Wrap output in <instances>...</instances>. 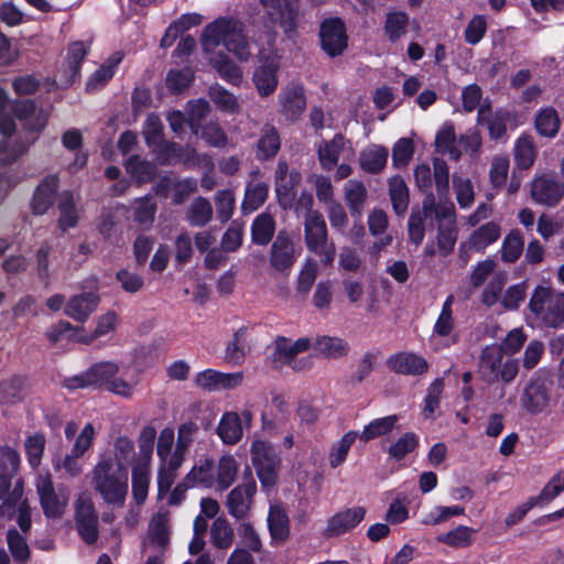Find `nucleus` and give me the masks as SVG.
Listing matches in <instances>:
<instances>
[{
	"instance_id": "f257e3e1",
	"label": "nucleus",
	"mask_w": 564,
	"mask_h": 564,
	"mask_svg": "<svg viewBox=\"0 0 564 564\" xmlns=\"http://www.w3.org/2000/svg\"><path fill=\"white\" fill-rule=\"evenodd\" d=\"M138 384L137 375L121 372L119 364L111 360L96 362L83 373L65 380V386L69 389L96 387L122 398H131Z\"/></svg>"
},
{
	"instance_id": "f03ea898",
	"label": "nucleus",
	"mask_w": 564,
	"mask_h": 564,
	"mask_svg": "<svg viewBox=\"0 0 564 564\" xmlns=\"http://www.w3.org/2000/svg\"><path fill=\"white\" fill-rule=\"evenodd\" d=\"M202 46L206 53L223 45L240 62H248L251 47L245 23L232 17H220L208 23L202 33Z\"/></svg>"
},
{
	"instance_id": "7ed1b4c3",
	"label": "nucleus",
	"mask_w": 564,
	"mask_h": 564,
	"mask_svg": "<svg viewBox=\"0 0 564 564\" xmlns=\"http://www.w3.org/2000/svg\"><path fill=\"white\" fill-rule=\"evenodd\" d=\"M21 458L19 453L10 447H0V519H12L15 514V505L24 492V482L15 477Z\"/></svg>"
},
{
	"instance_id": "20e7f679",
	"label": "nucleus",
	"mask_w": 564,
	"mask_h": 564,
	"mask_svg": "<svg viewBox=\"0 0 564 564\" xmlns=\"http://www.w3.org/2000/svg\"><path fill=\"white\" fill-rule=\"evenodd\" d=\"M91 485L106 503L123 507L129 489V474L97 458L91 469Z\"/></svg>"
},
{
	"instance_id": "39448f33",
	"label": "nucleus",
	"mask_w": 564,
	"mask_h": 564,
	"mask_svg": "<svg viewBox=\"0 0 564 564\" xmlns=\"http://www.w3.org/2000/svg\"><path fill=\"white\" fill-rule=\"evenodd\" d=\"M529 310L542 326L556 328L564 322V292L536 285L529 300Z\"/></svg>"
},
{
	"instance_id": "423d86ee",
	"label": "nucleus",
	"mask_w": 564,
	"mask_h": 564,
	"mask_svg": "<svg viewBox=\"0 0 564 564\" xmlns=\"http://www.w3.org/2000/svg\"><path fill=\"white\" fill-rule=\"evenodd\" d=\"M306 248L317 254L325 264L333 263L336 254L334 242L328 240L327 226L319 212L310 213L304 220Z\"/></svg>"
},
{
	"instance_id": "0eeeda50",
	"label": "nucleus",
	"mask_w": 564,
	"mask_h": 564,
	"mask_svg": "<svg viewBox=\"0 0 564 564\" xmlns=\"http://www.w3.org/2000/svg\"><path fill=\"white\" fill-rule=\"evenodd\" d=\"M501 348L496 345L482 349L479 360V373L484 380L511 382L518 375L519 366L514 359L503 360Z\"/></svg>"
},
{
	"instance_id": "6e6552de",
	"label": "nucleus",
	"mask_w": 564,
	"mask_h": 564,
	"mask_svg": "<svg viewBox=\"0 0 564 564\" xmlns=\"http://www.w3.org/2000/svg\"><path fill=\"white\" fill-rule=\"evenodd\" d=\"M251 462L263 487L272 486L281 466V458L271 443L254 435L250 446Z\"/></svg>"
},
{
	"instance_id": "1a4fd4ad",
	"label": "nucleus",
	"mask_w": 564,
	"mask_h": 564,
	"mask_svg": "<svg viewBox=\"0 0 564 564\" xmlns=\"http://www.w3.org/2000/svg\"><path fill=\"white\" fill-rule=\"evenodd\" d=\"M312 347V340L306 337L291 340L280 337L275 340L270 361L274 368L290 366L293 370L302 371L308 369L312 365L311 358H297V355L305 352Z\"/></svg>"
},
{
	"instance_id": "9d476101",
	"label": "nucleus",
	"mask_w": 564,
	"mask_h": 564,
	"mask_svg": "<svg viewBox=\"0 0 564 564\" xmlns=\"http://www.w3.org/2000/svg\"><path fill=\"white\" fill-rule=\"evenodd\" d=\"M35 489L40 505L46 518H61L68 505V494L63 488L56 489L48 471L37 473Z\"/></svg>"
},
{
	"instance_id": "9b49d317",
	"label": "nucleus",
	"mask_w": 564,
	"mask_h": 564,
	"mask_svg": "<svg viewBox=\"0 0 564 564\" xmlns=\"http://www.w3.org/2000/svg\"><path fill=\"white\" fill-rule=\"evenodd\" d=\"M175 433L171 427H164L158 437L156 455L160 460L158 470V487L160 492L170 491L175 481L174 473Z\"/></svg>"
},
{
	"instance_id": "f8f14e48",
	"label": "nucleus",
	"mask_w": 564,
	"mask_h": 564,
	"mask_svg": "<svg viewBox=\"0 0 564 564\" xmlns=\"http://www.w3.org/2000/svg\"><path fill=\"white\" fill-rule=\"evenodd\" d=\"M435 220L437 221V250L447 257L454 250L457 241L455 206L452 203H440Z\"/></svg>"
},
{
	"instance_id": "ddd939ff",
	"label": "nucleus",
	"mask_w": 564,
	"mask_h": 564,
	"mask_svg": "<svg viewBox=\"0 0 564 564\" xmlns=\"http://www.w3.org/2000/svg\"><path fill=\"white\" fill-rule=\"evenodd\" d=\"M279 69L280 56L276 53H260L259 65L252 74V82L260 97H269L276 90Z\"/></svg>"
},
{
	"instance_id": "4468645a",
	"label": "nucleus",
	"mask_w": 564,
	"mask_h": 564,
	"mask_svg": "<svg viewBox=\"0 0 564 564\" xmlns=\"http://www.w3.org/2000/svg\"><path fill=\"white\" fill-rule=\"evenodd\" d=\"M138 454L135 452L134 443L128 436H118L113 440L110 447L98 455V459L106 464L128 471L135 462Z\"/></svg>"
},
{
	"instance_id": "2eb2a0df",
	"label": "nucleus",
	"mask_w": 564,
	"mask_h": 564,
	"mask_svg": "<svg viewBox=\"0 0 564 564\" xmlns=\"http://www.w3.org/2000/svg\"><path fill=\"white\" fill-rule=\"evenodd\" d=\"M243 379L242 371L221 372L209 368L197 372L194 383L200 390L214 392L236 389L242 384Z\"/></svg>"
},
{
	"instance_id": "dca6fc26",
	"label": "nucleus",
	"mask_w": 564,
	"mask_h": 564,
	"mask_svg": "<svg viewBox=\"0 0 564 564\" xmlns=\"http://www.w3.org/2000/svg\"><path fill=\"white\" fill-rule=\"evenodd\" d=\"M306 96L302 85L290 84L278 95V112L288 121H297L306 109Z\"/></svg>"
},
{
	"instance_id": "f3484780",
	"label": "nucleus",
	"mask_w": 564,
	"mask_h": 564,
	"mask_svg": "<svg viewBox=\"0 0 564 564\" xmlns=\"http://www.w3.org/2000/svg\"><path fill=\"white\" fill-rule=\"evenodd\" d=\"M252 421V413L243 410L241 414L235 411L225 412L217 425V435L226 445H236L243 436V429L249 427Z\"/></svg>"
},
{
	"instance_id": "a211bd4d",
	"label": "nucleus",
	"mask_w": 564,
	"mask_h": 564,
	"mask_svg": "<svg viewBox=\"0 0 564 564\" xmlns=\"http://www.w3.org/2000/svg\"><path fill=\"white\" fill-rule=\"evenodd\" d=\"M300 251L293 240L284 232H279L270 249V265L276 272L289 274Z\"/></svg>"
},
{
	"instance_id": "6ab92c4d",
	"label": "nucleus",
	"mask_w": 564,
	"mask_h": 564,
	"mask_svg": "<svg viewBox=\"0 0 564 564\" xmlns=\"http://www.w3.org/2000/svg\"><path fill=\"white\" fill-rule=\"evenodd\" d=\"M530 193L534 203L554 207L564 197V183L547 175H540L532 180Z\"/></svg>"
},
{
	"instance_id": "aec40b11",
	"label": "nucleus",
	"mask_w": 564,
	"mask_h": 564,
	"mask_svg": "<svg viewBox=\"0 0 564 564\" xmlns=\"http://www.w3.org/2000/svg\"><path fill=\"white\" fill-rule=\"evenodd\" d=\"M438 204L430 193L422 202V207L413 209L408 221L409 239L416 247L420 246L425 236V223L429 219H435Z\"/></svg>"
},
{
	"instance_id": "412c9836",
	"label": "nucleus",
	"mask_w": 564,
	"mask_h": 564,
	"mask_svg": "<svg viewBox=\"0 0 564 564\" xmlns=\"http://www.w3.org/2000/svg\"><path fill=\"white\" fill-rule=\"evenodd\" d=\"M319 36L323 50L330 57L341 55L347 47L346 29L339 19L324 21L321 25Z\"/></svg>"
},
{
	"instance_id": "4be33fe9",
	"label": "nucleus",
	"mask_w": 564,
	"mask_h": 564,
	"mask_svg": "<svg viewBox=\"0 0 564 564\" xmlns=\"http://www.w3.org/2000/svg\"><path fill=\"white\" fill-rule=\"evenodd\" d=\"M256 491L257 484L252 478L234 488L226 501L229 514L236 519H245L251 509Z\"/></svg>"
},
{
	"instance_id": "5701e85b",
	"label": "nucleus",
	"mask_w": 564,
	"mask_h": 564,
	"mask_svg": "<svg viewBox=\"0 0 564 564\" xmlns=\"http://www.w3.org/2000/svg\"><path fill=\"white\" fill-rule=\"evenodd\" d=\"M365 514L366 509L359 506L336 512L327 520L324 535L333 538L350 532L364 520Z\"/></svg>"
},
{
	"instance_id": "b1692460",
	"label": "nucleus",
	"mask_w": 564,
	"mask_h": 564,
	"mask_svg": "<svg viewBox=\"0 0 564 564\" xmlns=\"http://www.w3.org/2000/svg\"><path fill=\"white\" fill-rule=\"evenodd\" d=\"M87 54L83 42H74L69 45L66 58L55 74V80L59 87H68L79 75V67Z\"/></svg>"
},
{
	"instance_id": "393cba45",
	"label": "nucleus",
	"mask_w": 564,
	"mask_h": 564,
	"mask_svg": "<svg viewBox=\"0 0 564 564\" xmlns=\"http://www.w3.org/2000/svg\"><path fill=\"white\" fill-rule=\"evenodd\" d=\"M199 432V427L195 422L188 421L182 423L177 427V434L175 438L174 445V473L175 478L177 477V471L184 464L189 447L194 444Z\"/></svg>"
},
{
	"instance_id": "a878e982",
	"label": "nucleus",
	"mask_w": 564,
	"mask_h": 564,
	"mask_svg": "<svg viewBox=\"0 0 564 564\" xmlns=\"http://www.w3.org/2000/svg\"><path fill=\"white\" fill-rule=\"evenodd\" d=\"M388 367L397 373L420 376L427 371L429 364L424 357L414 352L404 351L391 356L388 359Z\"/></svg>"
},
{
	"instance_id": "bb28decb",
	"label": "nucleus",
	"mask_w": 564,
	"mask_h": 564,
	"mask_svg": "<svg viewBox=\"0 0 564 564\" xmlns=\"http://www.w3.org/2000/svg\"><path fill=\"white\" fill-rule=\"evenodd\" d=\"M347 149L351 152L349 141H347L340 133L336 134L329 141L321 142L317 147V155L321 166L326 171L333 170L338 164L340 155Z\"/></svg>"
},
{
	"instance_id": "cd10ccee",
	"label": "nucleus",
	"mask_w": 564,
	"mask_h": 564,
	"mask_svg": "<svg viewBox=\"0 0 564 564\" xmlns=\"http://www.w3.org/2000/svg\"><path fill=\"white\" fill-rule=\"evenodd\" d=\"M522 406L531 414L543 412L550 404L549 391L543 382L532 380L521 397Z\"/></svg>"
},
{
	"instance_id": "c85d7f7f",
	"label": "nucleus",
	"mask_w": 564,
	"mask_h": 564,
	"mask_svg": "<svg viewBox=\"0 0 564 564\" xmlns=\"http://www.w3.org/2000/svg\"><path fill=\"white\" fill-rule=\"evenodd\" d=\"M215 462L210 457H200L196 459L185 475L186 485L203 488H214Z\"/></svg>"
},
{
	"instance_id": "c756f323",
	"label": "nucleus",
	"mask_w": 564,
	"mask_h": 564,
	"mask_svg": "<svg viewBox=\"0 0 564 564\" xmlns=\"http://www.w3.org/2000/svg\"><path fill=\"white\" fill-rule=\"evenodd\" d=\"M14 116L22 122L28 130L40 132L47 122V113L43 110H36L31 100L17 101L12 106Z\"/></svg>"
},
{
	"instance_id": "7c9ffc66",
	"label": "nucleus",
	"mask_w": 564,
	"mask_h": 564,
	"mask_svg": "<svg viewBox=\"0 0 564 564\" xmlns=\"http://www.w3.org/2000/svg\"><path fill=\"white\" fill-rule=\"evenodd\" d=\"M169 543V514L166 511H159L149 524L148 540L144 542V549H152L160 553Z\"/></svg>"
},
{
	"instance_id": "2f4dec72",
	"label": "nucleus",
	"mask_w": 564,
	"mask_h": 564,
	"mask_svg": "<svg viewBox=\"0 0 564 564\" xmlns=\"http://www.w3.org/2000/svg\"><path fill=\"white\" fill-rule=\"evenodd\" d=\"M153 153L161 164L177 161L188 165L196 159V151L194 148L189 145L181 147L169 141L160 143L159 148L153 149Z\"/></svg>"
},
{
	"instance_id": "473e14b6",
	"label": "nucleus",
	"mask_w": 564,
	"mask_h": 564,
	"mask_svg": "<svg viewBox=\"0 0 564 564\" xmlns=\"http://www.w3.org/2000/svg\"><path fill=\"white\" fill-rule=\"evenodd\" d=\"M99 296L94 293L75 295L65 304L64 312L77 322H85L97 308Z\"/></svg>"
},
{
	"instance_id": "72a5a7b5",
	"label": "nucleus",
	"mask_w": 564,
	"mask_h": 564,
	"mask_svg": "<svg viewBox=\"0 0 564 564\" xmlns=\"http://www.w3.org/2000/svg\"><path fill=\"white\" fill-rule=\"evenodd\" d=\"M268 528L274 543H284L290 536V520L281 505H272L268 513Z\"/></svg>"
},
{
	"instance_id": "f704fd0d",
	"label": "nucleus",
	"mask_w": 564,
	"mask_h": 564,
	"mask_svg": "<svg viewBox=\"0 0 564 564\" xmlns=\"http://www.w3.org/2000/svg\"><path fill=\"white\" fill-rule=\"evenodd\" d=\"M152 463L134 462L131 469L132 496L138 505L145 501L151 482Z\"/></svg>"
},
{
	"instance_id": "c9c22d12",
	"label": "nucleus",
	"mask_w": 564,
	"mask_h": 564,
	"mask_svg": "<svg viewBox=\"0 0 564 564\" xmlns=\"http://www.w3.org/2000/svg\"><path fill=\"white\" fill-rule=\"evenodd\" d=\"M239 469V464L232 455L221 456L217 464H215L214 488L220 491L229 488L236 480Z\"/></svg>"
},
{
	"instance_id": "e433bc0d",
	"label": "nucleus",
	"mask_w": 564,
	"mask_h": 564,
	"mask_svg": "<svg viewBox=\"0 0 564 564\" xmlns=\"http://www.w3.org/2000/svg\"><path fill=\"white\" fill-rule=\"evenodd\" d=\"M388 155L389 152L387 148L371 144L360 152V167L367 173L377 174L384 169Z\"/></svg>"
},
{
	"instance_id": "4c0bfd02",
	"label": "nucleus",
	"mask_w": 564,
	"mask_h": 564,
	"mask_svg": "<svg viewBox=\"0 0 564 564\" xmlns=\"http://www.w3.org/2000/svg\"><path fill=\"white\" fill-rule=\"evenodd\" d=\"M368 191L365 184L357 180L348 181L344 186V198L351 216H360L366 205Z\"/></svg>"
},
{
	"instance_id": "58836bf2",
	"label": "nucleus",
	"mask_w": 564,
	"mask_h": 564,
	"mask_svg": "<svg viewBox=\"0 0 564 564\" xmlns=\"http://www.w3.org/2000/svg\"><path fill=\"white\" fill-rule=\"evenodd\" d=\"M312 347L319 356L333 359L341 358L349 351V345L346 340L330 336L315 337Z\"/></svg>"
},
{
	"instance_id": "ea45409f",
	"label": "nucleus",
	"mask_w": 564,
	"mask_h": 564,
	"mask_svg": "<svg viewBox=\"0 0 564 564\" xmlns=\"http://www.w3.org/2000/svg\"><path fill=\"white\" fill-rule=\"evenodd\" d=\"M57 186L58 180L55 176L47 177L37 186L32 200L35 214L42 215L52 206Z\"/></svg>"
},
{
	"instance_id": "a19ab883",
	"label": "nucleus",
	"mask_w": 564,
	"mask_h": 564,
	"mask_svg": "<svg viewBox=\"0 0 564 564\" xmlns=\"http://www.w3.org/2000/svg\"><path fill=\"white\" fill-rule=\"evenodd\" d=\"M269 185L258 178L253 177L247 184L245 197L242 202V209L247 213H252L262 206L268 197Z\"/></svg>"
},
{
	"instance_id": "79ce46f5",
	"label": "nucleus",
	"mask_w": 564,
	"mask_h": 564,
	"mask_svg": "<svg viewBox=\"0 0 564 564\" xmlns=\"http://www.w3.org/2000/svg\"><path fill=\"white\" fill-rule=\"evenodd\" d=\"M301 182V174L290 171L285 162L280 161L275 171V191L280 199L290 198L295 186Z\"/></svg>"
},
{
	"instance_id": "37998d69",
	"label": "nucleus",
	"mask_w": 564,
	"mask_h": 564,
	"mask_svg": "<svg viewBox=\"0 0 564 564\" xmlns=\"http://www.w3.org/2000/svg\"><path fill=\"white\" fill-rule=\"evenodd\" d=\"M251 346L247 340V329L240 327L225 349V360L231 365H241Z\"/></svg>"
},
{
	"instance_id": "c03bdc74",
	"label": "nucleus",
	"mask_w": 564,
	"mask_h": 564,
	"mask_svg": "<svg viewBox=\"0 0 564 564\" xmlns=\"http://www.w3.org/2000/svg\"><path fill=\"white\" fill-rule=\"evenodd\" d=\"M477 120L481 124H487L489 134L494 139L502 137L506 132L507 113L503 111L492 113L489 105L480 106Z\"/></svg>"
},
{
	"instance_id": "a18cd8bd",
	"label": "nucleus",
	"mask_w": 564,
	"mask_h": 564,
	"mask_svg": "<svg viewBox=\"0 0 564 564\" xmlns=\"http://www.w3.org/2000/svg\"><path fill=\"white\" fill-rule=\"evenodd\" d=\"M500 226L494 221L486 223L469 236L468 245L476 251H484L500 237Z\"/></svg>"
},
{
	"instance_id": "49530a36",
	"label": "nucleus",
	"mask_w": 564,
	"mask_h": 564,
	"mask_svg": "<svg viewBox=\"0 0 564 564\" xmlns=\"http://www.w3.org/2000/svg\"><path fill=\"white\" fill-rule=\"evenodd\" d=\"M534 126L541 137L554 138L561 126L557 111L552 107L542 108L535 116Z\"/></svg>"
},
{
	"instance_id": "de8ad7c7",
	"label": "nucleus",
	"mask_w": 564,
	"mask_h": 564,
	"mask_svg": "<svg viewBox=\"0 0 564 564\" xmlns=\"http://www.w3.org/2000/svg\"><path fill=\"white\" fill-rule=\"evenodd\" d=\"M185 218L195 227H203L207 225L213 218V207L210 202L204 197H196L188 205Z\"/></svg>"
},
{
	"instance_id": "09e8293b",
	"label": "nucleus",
	"mask_w": 564,
	"mask_h": 564,
	"mask_svg": "<svg viewBox=\"0 0 564 564\" xmlns=\"http://www.w3.org/2000/svg\"><path fill=\"white\" fill-rule=\"evenodd\" d=\"M456 134L452 123H445L437 131L435 137L436 151L448 154L454 161H458L462 156L460 150L455 145Z\"/></svg>"
},
{
	"instance_id": "8fccbe9b",
	"label": "nucleus",
	"mask_w": 564,
	"mask_h": 564,
	"mask_svg": "<svg viewBox=\"0 0 564 564\" xmlns=\"http://www.w3.org/2000/svg\"><path fill=\"white\" fill-rule=\"evenodd\" d=\"M235 532L229 521L224 517L216 518L210 527V542L219 550H227L234 542Z\"/></svg>"
},
{
	"instance_id": "3c124183",
	"label": "nucleus",
	"mask_w": 564,
	"mask_h": 564,
	"mask_svg": "<svg viewBox=\"0 0 564 564\" xmlns=\"http://www.w3.org/2000/svg\"><path fill=\"white\" fill-rule=\"evenodd\" d=\"M209 61L221 78L234 85L241 83L242 70L228 55L218 54Z\"/></svg>"
},
{
	"instance_id": "603ef678",
	"label": "nucleus",
	"mask_w": 564,
	"mask_h": 564,
	"mask_svg": "<svg viewBox=\"0 0 564 564\" xmlns=\"http://www.w3.org/2000/svg\"><path fill=\"white\" fill-rule=\"evenodd\" d=\"M536 150L531 137L522 135L514 144V161L519 169L529 170L535 161Z\"/></svg>"
},
{
	"instance_id": "864d4df0",
	"label": "nucleus",
	"mask_w": 564,
	"mask_h": 564,
	"mask_svg": "<svg viewBox=\"0 0 564 564\" xmlns=\"http://www.w3.org/2000/svg\"><path fill=\"white\" fill-rule=\"evenodd\" d=\"M389 195L394 212L398 215H403L409 206V188L402 177L393 176L390 178Z\"/></svg>"
},
{
	"instance_id": "5fc2aeb1",
	"label": "nucleus",
	"mask_w": 564,
	"mask_h": 564,
	"mask_svg": "<svg viewBox=\"0 0 564 564\" xmlns=\"http://www.w3.org/2000/svg\"><path fill=\"white\" fill-rule=\"evenodd\" d=\"M397 422V415H388L384 417L376 419L366 425L361 433L357 436H359V438L364 442H368L370 440L387 435L392 431Z\"/></svg>"
},
{
	"instance_id": "6e6d98bb",
	"label": "nucleus",
	"mask_w": 564,
	"mask_h": 564,
	"mask_svg": "<svg viewBox=\"0 0 564 564\" xmlns=\"http://www.w3.org/2000/svg\"><path fill=\"white\" fill-rule=\"evenodd\" d=\"M79 455L68 453L65 456H55L52 460L53 468L57 473H63L68 478L79 477L84 471V464Z\"/></svg>"
},
{
	"instance_id": "4d7b16f0",
	"label": "nucleus",
	"mask_w": 564,
	"mask_h": 564,
	"mask_svg": "<svg viewBox=\"0 0 564 564\" xmlns=\"http://www.w3.org/2000/svg\"><path fill=\"white\" fill-rule=\"evenodd\" d=\"M275 230L273 217L268 213L257 216L252 224L251 234L253 242L258 245H267Z\"/></svg>"
},
{
	"instance_id": "13d9d810",
	"label": "nucleus",
	"mask_w": 564,
	"mask_h": 564,
	"mask_svg": "<svg viewBox=\"0 0 564 564\" xmlns=\"http://www.w3.org/2000/svg\"><path fill=\"white\" fill-rule=\"evenodd\" d=\"M523 236L519 229H512L503 239L501 259L507 263L516 262L523 251Z\"/></svg>"
},
{
	"instance_id": "bf43d9fd",
	"label": "nucleus",
	"mask_w": 564,
	"mask_h": 564,
	"mask_svg": "<svg viewBox=\"0 0 564 564\" xmlns=\"http://www.w3.org/2000/svg\"><path fill=\"white\" fill-rule=\"evenodd\" d=\"M474 533V529L465 525H459L454 530H451L446 533L438 535L437 541L455 549L467 547L473 542Z\"/></svg>"
},
{
	"instance_id": "052dcab7",
	"label": "nucleus",
	"mask_w": 564,
	"mask_h": 564,
	"mask_svg": "<svg viewBox=\"0 0 564 564\" xmlns=\"http://www.w3.org/2000/svg\"><path fill=\"white\" fill-rule=\"evenodd\" d=\"M134 221H137L143 228H149L153 220L156 212V204L150 196L138 198L133 202Z\"/></svg>"
},
{
	"instance_id": "680f3d73",
	"label": "nucleus",
	"mask_w": 564,
	"mask_h": 564,
	"mask_svg": "<svg viewBox=\"0 0 564 564\" xmlns=\"http://www.w3.org/2000/svg\"><path fill=\"white\" fill-rule=\"evenodd\" d=\"M45 436L40 433H35L26 437L24 442V448L28 463L32 469H37L41 465L45 449Z\"/></svg>"
},
{
	"instance_id": "e2e57ef3",
	"label": "nucleus",
	"mask_w": 564,
	"mask_h": 564,
	"mask_svg": "<svg viewBox=\"0 0 564 564\" xmlns=\"http://www.w3.org/2000/svg\"><path fill=\"white\" fill-rule=\"evenodd\" d=\"M59 227L62 230H67L76 226L78 221V215L75 209V203L70 193H63L59 197Z\"/></svg>"
},
{
	"instance_id": "0e129e2a",
	"label": "nucleus",
	"mask_w": 564,
	"mask_h": 564,
	"mask_svg": "<svg viewBox=\"0 0 564 564\" xmlns=\"http://www.w3.org/2000/svg\"><path fill=\"white\" fill-rule=\"evenodd\" d=\"M7 543L13 560L19 564H26L30 557L28 543L15 529H10L7 533Z\"/></svg>"
},
{
	"instance_id": "69168bd1",
	"label": "nucleus",
	"mask_w": 564,
	"mask_h": 564,
	"mask_svg": "<svg viewBox=\"0 0 564 564\" xmlns=\"http://www.w3.org/2000/svg\"><path fill=\"white\" fill-rule=\"evenodd\" d=\"M118 317L113 312H107L96 321V327L90 335H82L80 343L90 344L95 339L115 332Z\"/></svg>"
},
{
	"instance_id": "338daca9",
	"label": "nucleus",
	"mask_w": 564,
	"mask_h": 564,
	"mask_svg": "<svg viewBox=\"0 0 564 564\" xmlns=\"http://www.w3.org/2000/svg\"><path fill=\"white\" fill-rule=\"evenodd\" d=\"M156 430L152 425L144 426L138 438L139 452L135 462L152 463L153 445Z\"/></svg>"
},
{
	"instance_id": "774afa93",
	"label": "nucleus",
	"mask_w": 564,
	"mask_h": 564,
	"mask_svg": "<svg viewBox=\"0 0 564 564\" xmlns=\"http://www.w3.org/2000/svg\"><path fill=\"white\" fill-rule=\"evenodd\" d=\"M358 433L350 431L346 433L332 448L329 453V465L333 468L340 466L347 458L349 449L357 438Z\"/></svg>"
}]
</instances>
